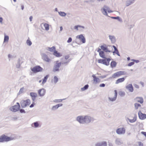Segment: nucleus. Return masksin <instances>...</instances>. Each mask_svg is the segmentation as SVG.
I'll return each instance as SVG.
<instances>
[{
    "mask_svg": "<svg viewBox=\"0 0 146 146\" xmlns=\"http://www.w3.org/2000/svg\"><path fill=\"white\" fill-rule=\"evenodd\" d=\"M14 139V137H10L5 135H2L0 137V142L4 141H8L12 140Z\"/></svg>",
    "mask_w": 146,
    "mask_h": 146,
    "instance_id": "f257e3e1",
    "label": "nucleus"
},
{
    "mask_svg": "<svg viewBox=\"0 0 146 146\" xmlns=\"http://www.w3.org/2000/svg\"><path fill=\"white\" fill-rule=\"evenodd\" d=\"M31 70L34 73H35L42 72L43 69L40 66H36L31 68Z\"/></svg>",
    "mask_w": 146,
    "mask_h": 146,
    "instance_id": "f03ea898",
    "label": "nucleus"
},
{
    "mask_svg": "<svg viewBox=\"0 0 146 146\" xmlns=\"http://www.w3.org/2000/svg\"><path fill=\"white\" fill-rule=\"evenodd\" d=\"M126 74V73L125 71H118L113 74L112 76V77L113 78H116L121 76L125 75Z\"/></svg>",
    "mask_w": 146,
    "mask_h": 146,
    "instance_id": "7ed1b4c3",
    "label": "nucleus"
},
{
    "mask_svg": "<svg viewBox=\"0 0 146 146\" xmlns=\"http://www.w3.org/2000/svg\"><path fill=\"white\" fill-rule=\"evenodd\" d=\"M20 107L19 103H17V105L13 106L10 108V110L13 112H16L18 111Z\"/></svg>",
    "mask_w": 146,
    "mask_h": 146,
    "instance_id": "20e7f679",
    "label": "nucleus"
},
{
    "mask_svg": "<svg viewBox=\"0 0 146 146\" xmlns=\"http://www.w3.org/2000/svg\"><path fill=\"white\" fill-rule=\"evenodd\" d=\"M31 104V101L29 99H27L26 100H22L21 102V106L23 108L29 106Z\"/></svg>",
    "mask_w": 146,
    "mask_h": 146,
    "instance_id": "39448f33",
    "label": "nucleus"
},
{
    "mask_svg": "<svg viewBox=\"0 0 146 146\" xmlns=\"http://www.w3.org/2000/svg\"><path fill=\"white\" fill-rule=\"evenodd\" d=\"M61 65V62H59L58 61L56 62V64L54 66L53 69V71L55 72L59 70V68Z\"/></svg>",
    "mask_w": 146,
    "mask_h": 146,
    "instance_id": "423d86ee",
    "label": "nucleus"
},
{
    "mask_svg": "<svg viewBox=\"0 0 146 146\" xmlns=\"http://www.w3.org/2000/svg\"><path fill=\"white\" fill-rule=\"evenodd\" d=\"M76 38L80 40L82 44L86 42L85 38L82 35L77 36H76Z\"/></svg>",
    "mask_w": 146,
    "mask_h": 146,
    "instance_id": "0eeeda50",
    "label": "nucleus"
},
{
    "mask_svg": "<svg viewBox=\"0 0 146 146\" xmlns=\"http://www.w3.org/2000/svg\"><path fill=\"white\" fill-rule=\"evenodd\" d=\"M125 129L124 128L122 127L118 128L116 130V132L118 134H124L125 133Z\"/></svg>",
    "mask_w": 146,
    "mask_h": 146,
    "instance_id": "6e6552de",
    "label": "nucleus"
},
{
    "mask_svg": "<svg viewBox=\"0 0 146 146\" xmlns=\"http://www.w3.org/2000/svg\"><path fill=\"white\" fill-rule=\"evenodd\" d=\"M84 117V122L85 123H88L90 122L92 120V118L91 117L88 116H85Z\"/></svg>",
    "mask_w": 146,
    "mask_h": 146,
    "instance_id": "1a4fd4ad",
    "label": "nucleus"
},
{
    "mask_svg": "<svg viewBox=\"0 0 146 146\" xmlns=\"http://www.w3.org/2000/svg\"><path fill=\"white\" fill-rule=\"evenodd\" d=\"M138 114L140 119L143 120L146 118V114L142 113L140 111H139Z\"/></svg>",
    "mask_w": 146,
    "mask_h": 146,
    "instance_id": "9d476101",
    "label": "nucleus"
},
{
    "mask_svg": "<svg viewBox=\"0 0 146 146\" xmlns=\"http://www.w3.org/2000/svg\"><path fill=\"white\" fill-rule=\"evenodd\" d=\"M111 59L110 58H105V59H103V64L104 65L108 66L109 64L110 61L111 60Z\"/></svg>",
    "mask_w": 146,
    "mask_h": 146,
    "instance_id": "9b49d317",
    "label": "nucleus"
},
{
    "mask_svg": "<svg viewBox=\"0 0 146 146\" xmlns=\"http://www.w3.org/2000/svg\"><path fill=\"white\" fill-rule=\"evenodd\" d=\"M38 93L40 96H42L45 94L46 90L42 88L38 90Z\"/></svg>",
    "mask_w": 146,
    "mask_h": 146,
    "instance_id": "f8f14e48",
    "label": "nucleus"
},
{
    "mask_svg": "<svg viewBox=\"0 0 146 146\" xmlns=\"http://www.w3.org/2000/svg\"><path fill=\"white\" fill-rule=\"evenodd\" d=\"M42 58L46 62H49L50 61V59L45 54H43L42 55Z\"/></svg>",
    "mask_w": 146,
    "mask_h": 146,
    "instance_id": "ddd939ff",
    "label": "nucleus"
},
{
    "mask_svg": "<svg viewBox=\"0 0 146 146\" xmlns=\"http://www.w3.org/2000/svg\"><path fill=\"white\" fill-rule=\"evenodd\" d=\"M84 120V117L82 116H79L77 118V120L81 123H85Z\"/></svg>",
    "mask_w": 146,
    "mask_h": 146,
    "instance_id": "4468645a",
    "label": "nucleus"
},
{
    "mask_svg": "<svg viewBox=\"0 0 146 146\" xmlns=\"http://www.w3.org/2000/svg\"><path fill=\"white\" fill-rule=\"evenodd\" d=\"M92 76L93 78V83L94 84H97L100 82V80L99 78L96 77L95 75H93Z\"/></svg>",
    "mask_w": 146,
    "mask_h": 146,
    "instance_id": "2eb2a0df",
    "label": "nucleus"
},
{
    "mask_svg": "<svg viewBox=\"0 0 146 146\" xmlns=\"http://www.w3.org/2000/svg\"><path fill=\"white\" fill-rule=\"evenodd\" d=\"M103 10H104V12H102L103 13L104 15H107V11H108V12H111V11H110L109 10V8L106 6H104V7Z\"/></svg>",
    "mask_w": 146,
    "mask_h": 146,
    "instance_id": "dca6fc26",
    "label": "nucleus"
},
{
    "mask_svg": "<svg viewBox=\"0 0 146 146\" xmlns=\"http://www.w3.org/2000/svg\"><path fill=\"white\" fill-rule=\"evenodd\" d=\"M100 49L106 52H110L111 51L108 49L106 45L104 44L103 45H101L100 46Z\"/></svg>",
    "mask_w": 146,
    "mask_h": 146,
    "instance_id": "f3484780",
    "label": "nucleus"
},
{
    "mask_svg": "<svg viewBox=\"0 0 146 146\" xmlns=\"http://www.w3.org/2000/svg\"><path fill=\"white\" fill-rule=\"evenodd\" d=\"M98 52H99L100 56L102 58H106L105 56L104 52L102 51H101V49L99 48L98 50Z\"/></svg>",
    "mask_w": 146,
    "mask_h": 146,
    "instance_id": "a211bd4d",
    "label": "nucleus"
},
{
    "mask_svg": "<svg viewBox=\"0 0 146 146\" xmlns=\"http://www.w3.org/2000/svg\"><path fill=\"white\" fill-rule=\"evenodd\" d=\"M30 95L33 101H35L37 97V94L34 92H31L30 93Z\"/></svg>",
    "mask_w": 146,
    "mask_h": 146,
    "instance_id": "6ab92c4d",
    "label": "nucleus"
},
{
    "mask_svg": "<svg viewBox=\"0 0 146 146\" xmlns=\"http://www.w3.org/2000/svg\"><path fill=\"white\" fill-rule=\"evenodd\" d=\"M115 94H114V96L113 97H109V100L112 101H115L116 99L117 96V91L116 90L114 91Z\"/></svg>",
    "mask_w": 146,
    "mask_h": 146,
    "instance_id": "aec40b11",
    "label": "nucleus"
},
{
    "mask_svg": "<svg viewBox=\"0 0 146 146\" xmlns=\"http://www.w3.org/2000/svg\"><path fill=\"white\" fill-rule=\"evenodd\" d=\"M126 88L130 92H133V87L131 84H129L126 86Z\"/></svg>",
    "mask_w": 146,
    "mask_h": 146,
    "instance_id": "412c9836",
    "label": "nucleus"
},
{
    "mask_svg": "<svg viewBox=\"0 0 146 146\" xmlns=\"http://www.w3.org/2000/svg\"><path fill=\"white\" fill-rule=\"evenodd\" d=\"M125 80L124 78H119L115 82V84H118L120 83L123 82Z\"/></svg>",
    "mask_w": 146,
    "mask_h": 146,
    "instance_id": "4be33fe9",
    "label": "nucleus"
},
{
    "mask_svg": "<svg viewBox=\"0 0 146 146\" xmlns=\"http://www.w3.org/2000/svg\"><path fill=\"white\" fill-rule=\"evenodd\" d=\"M137 118V115H136L135 114L134 115V116L133 117V119H131V117H130V119H128V120L129 121V122L131 123H133L135 122Z\"/></svg>",
    "mask_w": 146,
    "mask_h": 146,
    "instance_id": "5701e85b",
    "label": "nucleus"
},
{
    "mask_svg": "<svg viewBox=\"0 0 146 146\" xmlns=\"http://www.w3.org/2000/svg\"><path fill=\"white\" fill-rule=\"evenodd\" d=\"M136 99L137 102L141 104H142L143 102V99L142 97H137L136 98Z\"/></svg>",
    "mask_w": 146,
    "mask_h": 146,
    "instance_id": "b1692460",
    "label": "nucleus"
},
{
    "mask_svg": "<svg viewBox=\"0 0 146 146\" xmlns=\"http://www.w3.org/2000/svg\"><path fill=\"white\" fill-rule=\"evenodd\" d=\"M113 47L114 48V51L113 52V53H115L116 54H117L118 56H119V52L118 50L117 49L116 47L115 46H113Z\"/></svg>",
    "mask_w": 146,
    "mask_h": 146,
    "instance_id": "393cba45",
    "label": "nucleus"
},
{
    "mask_svg": "<svg viewBox=\"0 0 146 146\" xmlns=\"http://www.w3.org/2000/svg\"><path fill=\"white\" fill-rule=\"evenodd\" d=\"M48 77L49 75H47L45 76L44 78L43 79L42 82V85L44 84L45 83H46Z\"/></svg>",
    "mask_w": 146,
    "mask_h": 146,
    "instance_id": "a878e982",
    "label": "nucleus"
},
{
    "mask_svg": "<svg viewBox=\"0 0 146 146\" xmlns=\"http://www.w3.org/2000/svg\"><path fill=\"white\" fill-rule=\"evenodd\" d=\"M53 54L57 57H59L61 56L60 53L58 52L56 50L54 51Z\"/></svg>",
    "mask_w": 146,
    "mask_h": 146,
    "instance_id": "bb28decb",
    "label": "nucleus"
},
{
    "mask_svg": "<svg viewBox=\"0 0 146 146\" xmlns=\"http://www.w3.org/2000/svg\"><path fill=\"white\" fill-rule=\"evenodd\" d=\"M62 106V104H58L53 106L52 108V110H54L58 108L59 107Z\"/></svg>",
    "mask_w": 146,
    "mask_h": 146,
    "instance_id": "cd10ccee",
    "label": "nucleus"
},
{
    "mask_svg": "<svg viewBox=\"0 0 146 146\" xmlns=\"http://www.w3.org/2000/svg\"><path fill=\"white\" fill-rule=\"evenodd\" d=\"M111 67L112 68L115 67L116 65V63L115 61H112L110 64Z\"/></svg>",
    "mask_w": 146,
    "mask_h": 146,
    "instance_id": "c85d7f7f",
    "label": "nucleus"
},
{
    "mask_svg": "<svg viewBox=\"0 0 146 146\" xmlns=\"http://www.w3.org/2000/svg\"><path fill=\"white\" fill-rule=\"evenodd\" d=\"M44 26L45 27V29L47 31L49 29V25L47 23H45L44 25Z\"/></svg>",
    "mask_w": 146,
    "mask_h": 146,
    "instance_id": "c756f323",
    "label": "nucleus"
},
{
    "mask_svg": "<svg viewBox=\"0 0 146 146\" xmlns=\"http://www.w3.org/2000/svg\"><path fill=\"white\" fill-rule=\"evenodd\" d=\"M48 50L51 52H54V51H55V47L54 46H53L51 48H48Z\"/></svg>",
    "mask_w": 146,
    "mask_h": 146,
    "instance_id": "7c9ffc66",
    "label": "nucleus"
},
{
    "mask_svg": "<svg viewBox=\"0 0 146 146\" xmlns=\"http://www.w3.org/2000/svg\"><path fill=\"white\" fill-rule=\"evenodd\" d=\"M58 80V78L56 76H55L53 78V81L54 83H56Z\"/></svg>",
    "mask_w": 146,
    "mask_h": 146,
    "instance_id": "2f4dec72",
    "label": "nucleus"
},
{
    "mask_svg": "<svg viewBox=\"0 0 146 146\" xmlns=\"http://www.w3.org/2000/svg\"><path fill=\"white\" fill-rule=\"evenodd\" d=\"M9 39V36H7L5 35L4 37V42H7Z\"/></svg>",
    "mask_w": 146,
    "mask_h": 146,
    "instance_id": "473e14b6",
    "label": "nucleus"
},
{
    "mask_svg": "<svg viewBox=\"0 0 146 146\" xmlns=\"http://www.w3.org/2000/svg\"><path fill=\"white\" fill-rule=\"evenodd\" d=\"M88 87V85H86L84 87L81 88V90L83 91H84L85 90L87 89Z\"/></svg>",
    "mask_w": 146,
    "mask_h": 146,
    "instance_id": "72a5a7b5",
    "label": "nucleus"
},
{
    "mask_svg": "<svg viewBox=\"0 0 146 146\" xmlns=\"http://www.w3.org/2000/svg\"><path fill=\"white\" fill-rule=\"evenodd\" d=\"M141 106V105L137 103H135V107L136 109H138L139 107H140Z\"/></svg>",
    "mask_w": 146,
    "mask_h": 146,
    "instance_id": "f704fd0d",
    "label": "nucleus"
},
{
    "mask_svg": "<svg viewBox=\"0 0 146 146\" xmlns=\"http://www.w3.org/2000/svg\"><path fill=\"white\" fill-rule=\"evenodd\" d=\"M59 15L62 16H65L66 15V14L64 12H59Z\"/></svg>",
    "mask_w": 146,
    "mask_h": 146,
    "instance_id": "c9c22d12",
    "label": "nucleus"
},
{
    "mask_svg": "<svg viewBox=\"0 0 146 146\" xmlns=\"http://www.w3.org/2000/svg\"><path fill=\"white\" fill-rule=\"evenodd\" d=\"M27 44L29 45V46H30L32 44V42H31V41L29 40H27Z\"/></svg>",
    "mask_w": 146,
    "mask_h": 146,
    "instance_id": "e433bc0d",
    "label": "nucleus"
},
{
    "mask_svg": "<svg viewBox=\"0 0 146 146\" xmlns=\"http://www.w3.org/2000/svg\"><path fill=\"white\" fill-rule=\"evenodd\" d=\"M119 94L121 96H123L125 95V93L123 92H120L119 93Z\"/></svg>",
    "mask_w": 146,
    "mask_h": 146,
    "instance_id": "4c0bfd02",
    "label": "nucleus"
},
{
    "mask_svg": "<svg viewBox=\"0 0 146 146\" xmlns=\"http://www.w3.org/2000/svg\"><path fill=\"white\" fill-rule=\"evenodd\" d=\"M102 146H106L107 145L106 142L104 141L101 143Z\"/></svg>",
    "mask_w": 146,
    "mask_h": 146,
    "instance_id": "58836bf2",
    "label": "nucleus"
},
{
    "mask_svg": "<svg viewBox=\"0 0 146 146\" xmlns=\"http://www.w3.org/2000/svg\"><path fill=\"white\" fill-rule=\"evenodd\" d=\"M138 146H143V144L141 141L138 142Z\"/></svg>",
    "mask_w": 146,
    "mask_h": 146,
    "instance_id": "ea45409f",
    "label": "nucleus"
},
{
    "mask_svg": "<svg viewBox=\"0 0 146 146\" xmlns=\"http://www.w3.org/2000/svg\"><path fill=\"white\" fill-rule=\"evenodd\" d=\"M134 64V62H131L129 63L128 64V66H131L133 65Z\"/></svg>",
    "mask_w": 146,
    "mask_h": 146,
    "instance_id": "a19ab883",
    "label": "nucleus"
},
{
    "mask_svg": "<svg viewBox=\"0 0 146 146\" xmlns=\"http://www.w3.org/2000/svg\"><path fill=\"white\" fill-rule=\"evenodd\" d=\"M103 59H99L98 60V62L100 63L103 64Z\"/></svg>",
    "mask_w": 146,
    "mask_h": 146,
    "instance_id": "79ce46f5",
    "label": "nucleus"
},
{
    "mask_svg": "<svg viewBox=\"0 0 146 146\" xmlns=\"http://www.w3.org/2000/svg\"><path fill=\"white\" fill-rule=\"evenodd\" d=\"M34 125L35 127H37L38 126V122H36L34 123Z\"/></svg>",
    "mask_w": 146,
    "mask_h": 146,
    "instance_id": "37998d69",
    "label": "nucleus"
},
{
    "mask_svg": "<svg viewBox=\"0 0 146 146\" xmlns=\"http://www.w3.org/2000/svg\"><path fill=\"white\" fill-rule=\"evenodd\" d=\"M81 27L80 25L75 26L74 27V29H76L77 30H78V28L79 27Z\"/></svg>",
    "mask_w": 146,
    "mask_h": 146,
    "instance_id": "c03bdc74",
    "label": "nucleus"
},
{
    "mask_svg": "<svg viewBox=\"0 0 146 146\" xmlns=\"http://www.w3.org/2000/svg\"><path fill=\"white\" fill-rule=\"evenodd\" d=\"M72 41V39L71 37L69 38L68 40H67V42L68 43H70Z\"/></svg>",
    "mask_w": 146,
    "mask_h": 146,
    "instance_id": "a18cd8bd",
    "label": "nucleus"
},
{
    "mask_svg": "<svg viewBox=\"0 0 146 146\" xmlns=\"http://www.w3.org/2000/svg\"><path fill=\"white\" fill-rule=\"evenodd\" d=\"M141 133L145 136L146 137V132L142 131Z\"/></svg>",
    "mask_w": 146,
    "mask_h": 146,
    "instance_id": "49530a36",
    "label": "nucleus"
},
{
    "mask_svg": "<svg viewBox=\"0 0 146 146\" xmlns=\"http://www.w3.org/2000/svg\"><path fill=\"white\" fill-rule=\"evenodd\" d=\"M101 143H97L96 145V146H102Z\"/></svg>",
    "mask_w": 146,
    "mask_h": 146,
    "instance_id": "de8ad7c7",
    "label": "nucleus"
},
{
    "mask_svg": "<svg viewBox=\"0 0 146 146\" xmlns=\"http://www.w3.org/2000/svg\"><path fill=\"white\" fill-rule=\"evenodd\" d=\"M109 38L111 40H112L113 39H114V37L113 36H109Z\"/></svg>",
    "mask_w": 146,
    "mask_h": 146,
    "instance_id": "09e8293b",
    "label": "nucleus"
},
{
    "mask_svg": "<svg viewBox=\"0 0 146 146\" xmlns=\"http://www.w3.org/2000/svg\"><path fill=\"white\" fill-rule=\"evenodd\" d=\"M131 60L133 61V62H135L136 63H138L139 62V61L138 60H135L132 59V60Z\"/></svg>",
    "mask_w": 146,
    "mask_h": 146,
    "instance_id": "8fccbe9b",
    "label": "nucleus"
},
{
    "mask_svg": "<svg viewBox=\"0 0 146 146\" xmlns=\"http://www.w3.org/2000/svg\"><path fill=\"white\" fill-rule=\"evenodd\" d=\"M105 84H102L100 85V87H104L105 86Z\"/></svg>",
    "mask_w": 146,
    "mask_h": 146,
    "instance_id": "3c124183",
    "label": "nucleus"
},
{
    "mask_svg": "<svg viewBox=\"0 0 146 146\" xmlns=\"http://www.w3.org/2000/svg\"><path fill=\"white\" fill-rule=\"evenodd\" d=\"M20 112L21 113H25V111L24 110H23V109H21L20 110Z\"/></svg>",
    "mask_w": 146,
    "mask_h": 146,
    "instance_id": "603ef678",
    "label": "nucleus"
},
{
    "mask_svg": "<svg viewBox=\"0 0 146 146\" xmlns=\"http://www.w3.org/2000/svg\"><path fill=\"white\" fill-rule=\"evenodd\" d=\"M35 104H34L33 102V103L31 104L30 106V108H32L34 106V105Z\"/></svg>",
    "mask_w": 146,
    "mask_h": 146,
    "instance_id": "864d4df0",
    "label": "nucleus"
},
{
    "mask_svg": "<svg viewBox=\"0 0 146 146\" xmlns=\"http://www.w3.org/2000/svg\"><path fill=\"white\" fill-rule=\"evenodd\" d=\"M134 86H135V88H139V86L137 84H135Z\"/></svg>",
    "mask_w": 146,
    "mask_h": 146,
    "instance_id": "5fc2aeb1",
    "label": "nucleus"
},
{
    "mask_svg": "<svg viewBox=\"0 0 146 146\" xmlns=\"http://www.w3.org/2000/svg\"><path fill=\"white\" fill-rule=\"evenodd\" d=\"M3 20V19L1 17H0V23H2Z\"/></svg>",
    "mask_w": 146,
    "mask_h": 146,
    "instance_id": "6e6d98bb",
    "label": "nucleus"
},
{
    "mask_svg": "<svg viewBox=\"0 0 146 146\" xmlns=\"http://www.w3.org/2000/svg\"><path fill=\"white\" fill-rule=\"evenodd\" d=\"M33 19V17L31 16L30 17L29 19L31 21H32V19Z\"/></svg>",
    "mask_w": 146,
    "mask_h": 146,
    "instance_id": "4d7b16f0",
    "label": "nucleus"
},
{
    "mask_svg": "<svg viewBox=\"0 0 146 146\" xmlns=\"http://www.w3.org/2000/svg\"><path fill=\"white\" fill-rule=\"evenodd\" d=\"M69 58V56H65V58L66 59H67Z\"/></svg>",
    "mask_w": 146,
    "mask_h": 146,
    "instance_id": "13d9d810",
    "label": "nucleus"
},
{
    "mask_svg": "<svg viewBox=\"0 0 146 146\" xmlns=\"http://www.w3.org/2000/svg\"><path fill=\"white\" fill-rule=\"evenodd\" d=\"M24 6H23V5H21V9H22V10H23L24 9Z\"/></svg>",
    "mask_w": 146,
    "mask_h": 146,
    "instance_id": "bf43d9fd",
    "label": "nucleus"
},
{
    "mask_svg": "<svg viewBox=\"0 0 146 146\" xmlns=\"http://www.w3.org/2000/svg\"><path fill=\"white\" fill-rule=\"evenodd\" d=\"M63 28L62 27H60V31H61L62 30Z\"/></svg>",
    "mask_w": 146,
    "mask_h": 146,
    "instance_id": "052dcab7",
    "label": "nucleus"
},
{
    "mask_svg": "<svg viewBox=\"0 0 146 146\" xmlns=\"http://www.w3.org/2000/svg\"><path fill=\"white\" fill-rule=\"evenodd\" d=\"M141 84H142V85L143 86L144 85V83L143 82H141Z\"/></svg>",
    "mask_w": 146,
    "mask_h": 146,
    "instance_id": "680f3d73",
    "label": "nucleus"
},
{
    "mask_svg": "<svg viewBox=\"0 0 146 146\" xmlns=\"http://www.w3.org/2000/svg\"><path fill=\"white\" fill-rule=\"evenodd\" d=\"M127 59L128 60H130V58H129V57H128V58H127Z\"/></svg>",
    "mask_w": 146,
    "mask_h": 146,
    "instance_id": "e2e57ef3",
    "label": "nucleus"
},
{
    "mask_svg": "<svg viewBox=\"0 0 146 146\" xmlns=\"http://www.w3.org/2000/svg\"><path fill=\"white\" fill-rule=\"evenodd\" d=\"M97 0L99 1H104V0Z\"/></svg>",
    "mask_w": 146,
    "mask_h": 146,
    "instance_id": "0e129e2a",
    "label": "nucleus"
},
{
    "mask_svg": "<svg viewBox=\"0 0 146 146\" xmlns=\"http://www.w3.org/2000/svg\"><path fill=\"white\" fill-rule=\"evenodd\" d=\"M15 2H16V0H13Z\"/></svg>",
    "mask_w": 146,
    "mask_h": 146,
    "instance_id": "69168bd1",
    "label": "nucleus"
},
{
    "mask_svg": "<svg viewBox=\"0 0 146 146\" xmlns=\"http://www.w3.org/2000/svg\"><path fill=\"white\" fill-rule=\"evenodd\" d=\"M42 81L41 80H40L39 81V82L40 83V82H41Z\"/></svg>",
    "mask_w": 146,
    "mask_h": 146,
    "instance_id": "338daca9",
    "label": "nucleus"
},
{
    "mask_svg": "<svg viewBox=\"0 0 146 146\" xmlns=\"http://www.w3.org/2000/svg\"><path fill=\"white\" fill-rule=\"evenodd\" d=\"M10 55H8V56H9V57H10Z\"/></svg>",
    "mask_w": 146,
    "mask_h": 146,
    "instance_id": "774afa93",
    "label": "nucleus"
}]
</instances>
